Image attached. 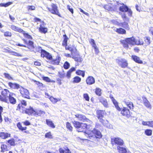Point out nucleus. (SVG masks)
Returning <instances> with one entry per match:
<instances>
[{
	"label": "nucleus",
	"mask_w": 153,
	"mask_h": 153,
	"mask_svg": "<svg viewBox=\"0 0 153 153\" xmlns=\"http://www.w3.org/2000/svg\"><path fill=\"white\" fill-rule=\"evenodd\" d=\"M12 93H10L9 90L4 89L2 91L1 93V100L6 102H9V98L10 96Z\"/></svg>",
	"instance_id": "obj_4"
},
{
	"label": "nucleus",
	"mask_w": 153,
	"mask_h": 153,
	"mask_svg": "<svg viewBox=\"0 0 153 153\" xmlns=\"http://www.w3.org/2000/svg\"><path fill=\"white\" fill-rule=\"evenodd\" d=\"M125 104L130 108V109H132L133 108V105L131 102L125 101Z\"/></svg>",
	"instance_id": "obj_29"
},
{
	"label": "nucleus",
	"mask_w": 153,
	"mask_h": 153,
	"mask_svg": "<svg viewBox=\"0 0 153 153\" xmlns=\"http://www.w3.org/2000/svg\"><path fill=\"white\" fill-rule=\"evenodd\" d=\"M45 114V112L44 111L39 110L36 111V115L39 116H43Z\"/></svg>",
	"instance_id": "obj_30"
},
{
	"label": "nucleus",
	"mask_w": 153,
	"mask_h": 153,
	"mask_svg": "<svg viewBox=\"0 0 153 153\" xmlns=\"http://www.w3.org/2000/svg\"><path fill=\"white\" fill-rule=\"evenodd\" d=\"M1 152H4L8 150L7 146L5 145H1Z\"/></svg>",
	"instance_id": "obj_31"
},
{
	"label": "nucleus",
	"mask_w": 153,
	"mask_h": 153,
	"mask_svg": "<svg viewBox=\"0 0 153 153\" xmlns=\"http://www.w3.org/2000/svg\"><path fill=\"white\" fill-rule=\"evenodd\" d=\"M34 82H36V84L37 85H38L40 87H42V86H43V84L42 83H40V82H39L36 81H35Z\"/></svg>",
	"instance_id": "obj_59"
},
{
	"label": "nucleus",
	"mask_w": 153,
	"mask_h": 153,
	"mask_svg": "<svg viewBox=\"0 0 153 153\" xmlns=\"http://www.w3.org/2000/svg\"><path fill=\"white\" fill-rule=\"evenodd\" d=\"M50 99L53 103H56L58 101L57 99H55L53 97H51L50 98Z\"/></svg>",
	"instance_id": "obj_54"
},
{
	"label": "nucleus",
	"mask_w": 153,
	"mask_h": 153,
	"mask_svg": "<svg viewBox=\"0 0 153 153\" xmlns=\"http://www.w3.org/2000/svg\"><path fill=\"white\" fill-rule=\"evenodd\" d=\"M76 73L77 75H81L83 77L85 76V72L83 71L78 70L76 71Z\"/></svg>",
	"instance_id": "obj_36"
},
{
	"label": "nucleus",
	"mask_w": 153,
	"mask_h": 153,
	"mask_svg": "<svg viewBox=\"0 0 153 153\" xmlns=\"http://www.w3.org/2000/svg\"><path fill=\"white\" fill-rule=\"evenodd\" d=\"M74 126L78 129L80 128L81 123L76 121H74L73 122Z\"/></svg>",
	"instance_id": "obj_34"
},
{
	"label": "nucleus",
	"mask_w": 153,
	"mask_h": 153,
	"mask_svg": "<svg viewBox=\"0 0 153 153\" xmlns=\"http://www.w3.org/2000/svg\"><path fill=\"white\" fill-rule=\"evenodd\" d=\"M132 59L136 62L142 64L143 62L140 59V58L135 55H132L131 56Z\"/></svg>",
	"instance_id": "obj_19"
},
{
	"label": "nucleus",
	"mask_w": 153,
	"mask_h": 153,
	"mask_svg": "<svg viewBox=\"0 0 153 153\" xmlns=\"http://www.w3.org/2000/svg\"><path fill=\"white\" fill-rule=\"evenodd\" d=\"M152 131L149 129H147L145 131V133L147 136H150L152 134Z\"/></svg>",
	"instance_id": "obj_41"
},
{
	"label": "nucleus",
	"mask_w": 153,
	"mask_h": 153,
	"mask_svg": "<svg viewBox=\"0 0 153 153\" xmlns=\"http://www.w3.org/2000/svg\"><path fill=\"white\" fill-rule=\"evenodd\" d=\"M59 152L60 153H71L70 151L68 149L64 151L62 149L60 148L59 149Z\"/></svg>",
	"instance_id": "obj_38"
},
{
	"label": "nucleus",
	"mask_w": 153,
	"mask_h": 153,
	"mask_svg": "<svg viewBox=\"0 0 153 153\" xmlns=\"http://www.w3.org/2000/svg\"><path fill=\"white\" fill-rule=\"evenodd\" d=\"M14 95L15 94L12 93L9 98V101L11 103L13 104H15L16 103V100L13 97Z\"/></svg>",
	"instance_id": "obj_20"
},
{
	"label": "nucleus",
	"mask_w": 153,
	"mask_h": 153,
	"mask_svg": "<svg viewBox=\"0 0 153 153\" xmlns=\"http://www.w3.org/2000/svg\"><path fill=\"white\" fill-rule=\"evenodd\" d=\"M45 137L47 138H52V135L50 132H48L46 133L45 134Z\"/></svg>",
	"instance_id": "obj_55"
},
{
	"label": "nucleus",
	"mask_w": 153,
	"mask_h": 153,
	"mask_svg": "<svg viewBox=\"0 0 153 153\" xmlns=\"http://www.w3.org/2000/svg\"><path fill=\"white\" fill-rule=\"evenodd\" d=\"M27 8L28 10H34L35 9V7L33 6H28Z\"/></svg>",
	"instance_id": "obj_61"
},
{
	"label": "nucleus",
	"mask_w": 153,
	"mask_h": 153,
	"mask_svg": "<svg viewBox=\"0 0 153 153\" xmlns=\"http://www.w3.org/2000/svg\"><path fill=\"white\" fill-rule=\"evenodd\" d=\"M16 110L20 111L22 113H25L28 114L36 115V111L31 107L28 109H26L25 108H24L22 107H21L20 105H19Z\"/></svg>",
	"instance_id": "obj_3"
},
{
	"label": "nucleus",
	"mask_w": 153,
	"mask_h": 153,
	"mask_svg": "<svg viewBox=\"0 0 153 153\" xmlns=\"http://www.w3.org/2000/svg\"><path fill=\"white\" fill-rule=\"evenodd\" d=\"M19 91L22 97L27 98L29 97V93L27 90L22 86L19 90Z\"/></svg>",
	"instance_id": "obj_9"
},
{
	"label": "nucleus",
	"mask_w": 153,
	"mask_h": 153,
	"mask_svg": "<svg viewBox=\"0 0 153 153\" xmlns=\"http://www.w3.org/2000/svg\"><path fill=\"white\" fill-rule=\"evenodd\" d=\"M64 38L63 45H67V42L68 41V38L66 35H64L63 36Z\"/></svg>",
	"instance_id": "obj_47"
},
{
	"label": "nucleus",
	"mask_w": 153,
	"mask_h": 153,
	"mask_svg": "<svg viewBox=\"0 0 153 153\" xmlns=\"http://www.w3.org/2000/svg\"><path fill=\"white\" fill-rule=\"evenodd\" d=\"M72 58L74 59L76 61L81 62L82 61V58L79 57H75L73 56Z\"/></svg>",
	"instance_id": "obj_42"
},
{
	"label": "nucleus",
	"mask_w": 153,
	"mask_h": 153,
	"mask_svg": "<svg viewBox=\"0 0 153 153\" xmlns=\"http://www.w3.org/2000/svg\"><path fill=\"white\" fill-rule=\"evenodd\" d=\"M101 90L99 88H97L96 89L95 92L96 94L98 96H100L101 94Z\"/></svg>",
	"instance_id": "obj_40"
},
{
	"label": "nucleus",
	"mask_w": 153,
	"mask_h": 153,
	"mask_svg": "<svg viewBox=\"0 0 153 153\" xmlns=\"http://www.w3.org/2000/svg\"><path fill=\"white\" fill-rule=\"evenodd\" d=\"M90 126V124L88 125L86 123H81L80 128L81 127H82V128H83V130L85 129V128L89 129L90 128L89 126Z\"/></svg>",
	"instance_id": "obj_33"
},
{
	"label": "nucleus",
	"mask_w": 153,
	"mask_h": 153,
	"mask_svg": "<svg viewBox=\"0 0 153 153\" xmlns=\"http://www.w3.org/2000/svg\"><path fill=\"white\" fill-rule=\"evenodd\" d=\"M70 64L67 62H65L64 64V67L65 69H68L70 67Z\"/></svg>",
	"instance_id": "obj_48"
},
{
	"label": "nucleus",
	"mask_w": 153,
	"mask_h": 153,
	"mask_svg": "<svg viewBox=\"0 0 153 153\" xmlns=\"http://www.w3.org/2000/svg\"><path fill=\"white\" fill-rule=\"evenodd\" d=\"M22 33H23L24 36L26 38L29 39H32V37L30 35H29L27 33H25L24 31H23V32H22Z\"/></svg>",
	"instance_id": "obj_44"
},
{
	"label": "nucleus",
	"mask_w": 153,
	"mask_h": 153,
	"mask_svg": "<svg viewBox=\"0 0 153 153\" xmlns=\"http://www.w3.org/2000/svg\"><path fill=\"white\" fill-rule=\"evenodd\" d=\"M67 8L73 14L74 13L73 9L69 5L67 6Z\"/></svg>",
	"instance_id": "obj_56"
},
{
	"label": "nucleus",
	"mask_w": 153,
	"mask_h": 153,
	"mask_svg": "<svg viewBox=\"0 0 153 153\" xmlns=\"http://www.w3.org/2000/svg\"><path fill=\"white\" fill-rule=\"evenodd\" d=\"M85 135L87 137V139H85L88 140V139H92L93 138H100L102 137V135L101 132L99 130L95 128L92 129L91 128L89 132H87L84 133Z\"/></svg>",
	"instance_id": "obj_2"
},
{
	"label": "nucleus",
	"mask_w": 153,
	"mask_h": 153,
	"mask_svg": "<svg viewBox=\"0 0 153 153\" xmlns=\"http://www.w3.org/2000/svg\"><path fill=\"white\" fill-rule=\"evenodd\" d=\"M10 28L13 30L15 31L18 32H19L22 33V32H23V30L19 28V27H17L14 25H11L10 26Z\"/></svg>",
	"instance_id": "obj_15"
},
{
	"label": "nucleus",
	"mask_w": 153,
	"mask_h": 153,
	"mask_svg": "<svg viewBox=\"0 0 153 153\" xmlns=\"http://www.w3.org/2000/svg\"><path fill=\"white\" fill-rule=\"evenodd\" d=\"M22 123L25 126H29L30 124V123L27 120L25 121V122H23Z\"/></svg>",
	"instance_id": "obj_58"
},
{
	"label": "nucleus",
	"mask_w": 153,
	"mask_h": 153,
	"mask_svg": "<svg viewBox=\"0 0 153 153\" xmlns=\"http://www.w3.org/2000/svg\"><path fill=\"white\" fill-rule=\"evenodd\" d=\"M142 124L143 126H149V121H143L142 122Z\"/></svg>",
	"instance_id": "obj_57"
},
{
	"label": "nucleus",
	"mask_w": 153,
	"mask_h": 153,
	"mask_svg": "<svg viewBox=\"0 0 153 153\" xmlns=\"http://www.w3.org/2000/svg\"><path fill=\"white\" fill-rule=\"evenodd\" d=\"M112 141H114L116 144L120 146H123L124 144L123 140L119 137H117L111 139Z\"/></svg>",
	"instance_id": "obj_11"
},
{
	"label": "nucleus",
	"mask_w": 153,
	"mask_h": 153,
	"mask_svg": "<svg viewBox=\"0 0 153 153\" xmlns=\"http://www.w3.org/2000/svg\"><path fill=\"white\" fill-rule=\"evenodd\" d=\"M100 102L105 107H108V105L106 100L102 97H100L99 98Z\"/></svg>",
	"instance_id": "obj_16"
},
{
	"label": "nucleus",
	"mask_w": 153,
	"mask_h": 153,
	"mask_svg": "<svg viewBox=\"0 0 153 153\" xmlns=\"http://www.w3.org/2000/svg\"><path fill=\"white\" fill-rule=\"evenodd\" d=\"M86 82L87 84L91 85L95 83L94 78L92 76H89L86 79Z\"/></svg>",
	"instance_id": "obj_14"
},
{
	"label": "nucleus",
	"mask_w": 153,
	"mask_h": 153,
	"mask_svg": "<svg viewBox=\"0 0 153 153\" xmlns=\"http://www.w3.org/2000/svg\"><path fill=\"white\" fill-rule=\"evenodd\" d=\"M121 114L124 116L128 117H130V113L129 110L127 108L123 107L121 111Z\"/></svg>",
	"instance_id": "obj_12"
},
{
	"label": "nucleus",
	"mask_w": 153,
	"mask_h": 153,
	"mask_svg": "<svg viewBox=\"0 0 153 153\" xmlns=\"http://www.w3.org/2000/svg\"><path fill=\"white\" fill-rule=\"evenodd\" d=\"M143 100L145 105L148 108L151 109V105L148 100L145 97H143Z\"/></svg>",
	"instance_id": "obj_17"
},
{
	"label": "nucleus",
	"mask_w": 153,
	"mask_h": 153,
	"mask_svg": "<svg viewBox=\"0 0 153 153\" xmlns=\"http://www.w3.org/2000/svg\"><path fill=\"white\" fill-rule=\"evenodd\" d=\"M10 134L7 133L2 132L0 133V137L2 139H5L10 137Z\"/></svg>",
	"instance_id": "obj_21"
},
{
	"label": "nucleus",
	"mask_w": 153,
	"mask_h": 153,
	"mask_svg": "<svg viewBox=\"0 0 153 153\" xmlns=\"http://www.w3.org/2000/svg\"><path fill=\"white\" fill-rule=\"evenodd\" d=\"M102 111H98L97 113V117L100 120V122L102 124L105 126H107V124L108 123V122L107 120H105L102 119L103 116L102 114Z\"/></svg>",
	"instance_id": "obj_8"
},
{
	"label": "nucleus",
	"mask_w": 153,
	"mask_h": 153,
	"mask_svg": "<svg viewBox=\"0 0 153 153\" xmlns=\"http://www.w3.org/2000/svg\"><path fill=\"white\" fill-rule=\"evenodd\" d=\"M84 98L87 101H89V98L88 94H83Z\"/></svg>",
	"instance_id": "obj_53"
},
{
	"label": "nucleus",
	"mask_w": 153,
	"mask_h": 153,
	"mask_svg": "<svg viewBox=\"0 0 153 153\" xmlns=\"http://www.w3.org/2000/svg\"><path fill=\"white\" fill-rule=\"evenodd\" d=\"M73 83H78L81 81V78L78 76H76L73 79Z\"/></svg>",
	"instance_id": "obj_28"
},
{
	"label": "nucleus",
	"mask_w": 153,
	"mask_h": 153,
	"mask_svg": "<svg viewBox=\"0 0 153 153\" xmlns=\"http://www.w3.org/2000/svg\"><path fill=\"white\" fill-rule=\"evenodd\" d=\"M121 42L123 47L127 48H128V44L134 45H143V42L142 39H139L137 40L135 39L133 37L126 38L125 40H122Z\"/></svg>",
	"instance_id": "obj_1"
},
{
	"label": "nucleus",
	"mask_w": 153,
	"mask_h": 153,
	"mask_svg": "<svg viewBox=\"0 0 153 153\" xmlns=\"http://www.w3.org/2000/svg\"><path fill=\"white\" fill-rule=\"evenodd\" d=\"M8 142L11 146H14L15 145L14 140L13 139H11L8 140Z\"/></svg>",
	"instance_id": "obj_49"
},
{
	"label": "nucleus",
	"mask_w": 153,
	"mask_h": 153,
	"mask_svg": "<svg viewBox=\"0 0 153 153\" xmlns=\"http://www.w3.org/2000/svg\"><path fill=\"white\" fill-rule=\"evenodd\" d=\"M39 51H41V56L42 57H45L48 59L52 60V57L51 55L49 53L45 51L42 49L41 47L39 48Z\"/></svg>",
	"instance_id": "obj_6"
},
{
	"label": "nucleus",
	"mask_w": 153,
	"mask_h": 153,
	"mask_svg": "<svg viewBox=\"0 0 153 153\" xmlns=\"http://www.w3.org/2000/svg\"><path fill=\"white\" fill-rule=\"evenodd\" d=\"M4 35L6 37H11L12 36L11 33L9 31H6L4 32Z\"/></svg>",
	"instance_id": "obj_51"
},
{
	"label": "nucleus",
	"mask_w": 153,
	"mask_h": 153,
	"mask_svg": "<svg viewBox=\"0 0 153 153\" xmlns=\"http://www.w3.org/2000/svg\"><path fill=\"white\" fill-rule=\"evenodd\" d=\"M4 75L5 77V78H6L7 79H12V77L10 76V75L9 74H7V73H4Z\"/></svg>",
	"instance_id": "obj_52"
},
{
	"label": "nucleus",
	"mask_w": 153,
	"mask_h": 153,
	"mask_svg": "<svg viewBox=\"0 0 153 153\" xmlns=\"http://www.w3.org/2000/svg\"><path fill=\"white\" fill-rule=\"evenodd\" d=\"M149 31L153 36V27H151L149 28Z\"/></svg>",
	"instance_id": "obj_63"
},
{
	"label": "nucleus",
	"mask_w": 153,
	"mask_h": 153,
	"mask_svg": "<svg viewBox=\"0 0 153 153\" xmlns=\"http://www.w3.org/2000/svg\"><path fill=\"white\" fill-rule=\"evenodd\" d=\"M104 8L105 9L108 11L110 10L111 9V7L110 5L108 4L105 5L104 6Z\"/></svg>",
	"instance_id": "obj_50"
},
{
	"label": "nucleus",
	"mask_w": 153,
	"mask_h": 153,
	"mask_svg": "<svg viewBox=\"0 0 153 153\" xmlns=\"http://www.w3.org/2000/svg\"><path fill=\"white\" fill-rule=\"evenodd\" d=\"M121 24L122 26L123 27L125 28L126 29L128 30L129 29V26L127 22H124L123 23H122Z\"/></svg>",
	"instance_id": "obj_39"
},
{
	"label": "nucleus",
	"mask_w": 153,
	"mask_h": 153,
	"mask_svg": "<svg viewBox=\"0 0 153 153\" xmlns=\"http://www.w3.org/2000/svg\"><path fill=\"white\" fill-rule=\"evenodd\" d=\"M112 101L117 110L119 111H120L121 108L119 107L118 103L113 97H112Z\"/></svg>",
	"instance_id": "obj_26"
},
{
	"label": "nucleus",
	"mask_w": 153,
	"mask_h": 153,
	"mask_svg": "<svg viewBox=\"0 0 153 153\" xmlns=\"http://www.w3.org/2000/svg\"><path fill=\"white\" fill-rule=\"evenodd\" d=\"M117 149L118 152L120 153H126V149L124 147L118 146Z\"/></svg>",
	"instance_id": "obj_24"
},
{
	"label": "nucleus",
	"mask_w": 153,
	"mask_h": 153,
	"mask_svg": "<svg viewBox=\"0 0 153 153\" xmlns=\"http://www.w3.org/2000/svg\"><path fill=\"white\" fill-rule=\"evenodd\" d=\"M46 122L47 125L49 126L52 128H55V126H54L53 123L50 119H46Z\"/></svg>",
	"instance_id": "obj_23"
},
{
	"label": "nucleus",
	"mask_w": 153,
	"mask_h": 153,
	"mask_svg": "<svg viewBox=\"0 0 153 153\" xmlns=\"http://www.w3.org/2000/svg\"><path fill=\"white\" fill-rule=\"evenodd\" d=\"M122 5L123 6L120 7V10L123 12H128V15L131 16L132 14V11L131 10L123 4H122Z\"/></svg>",
	"instance_id": "obj_7"
},
{
	"label": "nucleus",
	"mask_w": 153,
	"mask_h": 153,
	"mask_svg": "<svg viewBox=\"0 0 153 153\" xmlns=\"http://www.w3.org/2000/svg\"><path fill=\"white\" fill-rule=\"evenodd\" d=\"M17 126L20 130L22 131L25 130L27 129V127H23L20 123H19L17 124Z\"/></svg>",
	"instance_id": "obj_35"
},
{
	"label": "nucleus",
	"mask_w": 153,
	"mask_h": 153,
	"mask_svg": "<svg viewBox=\"0 0 153 153\" xmlns=\"http://www.w3.org/2000/svg\"><path fill=\"white\" fill-rule=\"evenodd\" d=\"M76 117L79 120L84 121L85 120H88V119H86V117L84 115L79 114H77L75 115Z\"/></svg>",
	"instance_id": "obj_18"
},
{
	"label": "nucleus",
	"mask_w": 153,
	"mask_h": 153,
	"mask_svg": "<svg viewBox=\"0 0 153 153\" xmlns=\"http://www.w3.org/2000/svg\"><path fill=\"white\" fill-rule=\"evenodd\" d=\"M14 56H22V55L20 54H19L18 53L16 52H13V54Z\"/></svg>",
	"instance_id": "obj_62"
},
{
	"label": "nucleus",
	"mask_w": 153,
	"mask_h": 153,
	"mask_svg": "<svg viewBox=\"0 0 153 153\" xmlns=\"http://www.w3.org/2000/svg\"><path fill=\"white\" fill-rule=\"evenodd\" d=\"M12 3L10 2H9L6 3H1L0 4V6L6 7L11 4Z\"/></svg>",
	"instance_id": "obj_45"
},
{
	"label": "nucleus",
	"mask_w": 153,
	"mask_h": 153,
	"mask_svg": "<svg viewBox=\"0 0 153 153\" xmlns=\"http://www.w3.org/2000/svg\"><path fill=\"white\" fill-rule=\"evenodd\" d=\"M115 31L119 34H125L126 33V31L124 29L122 28H120L119 29L117 28Z\"/></svg>",
	"instance_id": "obj_25"
},
{
	"label": "nucleus",
	"mask_w": 153,
	"mask_h": 153,
	"mask_svg": "<svg viewBox=\"0 0 153 153\" xmlns=\"http://www.w3.org/2000/svg\"><path fill=\"white\" fill-rule=\"evenodd\" d=\"M9 86L11 88L14 89H20L21 86L19 84L9 82L8 83Z\"/></svg>",
	"instance_id": "obj_13"
},
{
	"label": "nucleus",
	"mask_w": 153,
	"mask_h": 153,
	"mask_svg": "<svg viewBox=\"0 0 153 153\" xmlns=\"http://www.w3.org/2000/svg\"><path fill=\"white\" fill-rule=\"evenodd\" d=\"M40 32L45 33L48 31V29L46 27H44L42 25H40L39 29Z\"/></svg>",
	"instance_id": "obj_22"
},
{
	"label": "nucleus",
	"mask_w": 153,
	"mask_h": 153,
	"mask_svg": "<svg viewBox=\"0 0 153 153\" xmlns=\"http://www.w3.org/2000/svg\"><path fill=\"white\" fill-rule=\"evenodd\" d=\"M66 127L70 131H72L73 128L72 127L71 124L68 122H67L66 123Z\"/></svg>",
	"instance_id": "obj_46"
},
{
	"label": "nucleus",
	"mask_w": 153,
	"mask_h": 153,
	"mask_svg": "<svg viewBox=\"0 0 153 153\" xmlns=\"http://www.w3.org/2000/svg\"><path fill=\"white\" fill-rule=\"evenodd\" d=\"M43 80L48 82H55L53 80H51L48 77L44 76L43 77Z\"/></svg>",
	"instance_id": "obj_43"
},
{
	"label": "nucleus",
	"mask_w": 153,
	"mask_h": 153,
	"mask_svg": "<svg viewBox=\"0 0 153 153\" xmlns=\"http://www.w3.org/2000/svg\"><path fill=\"white\" fill-rule=\"evenodd\" d=\"M117 62L122 68H125L127 67L128 63L127 60L124 59L120 58L116 60Z\"/></svg>",
	"instance_id": "obj_5"
},
{
	"label": "nucleus",
	"mask_w": 153,
	"mask_h": 153,
	"mask_svg": "<svg viewBox=\"0 0 153 153\" xmlns=\"http://www.w3.org/2000/svg\"><path fill=\"white\" fill-rule=\"evenodd\" d=\"M65 76V73L64 71L59 72H58V76L60 78H63Z\"/></svg>",
	"instance_id": "obj_37"
},
{
	"label": "nucleus",
	"mask_w": 153,
	"mask_h": 153,
	"mask_svg": "<svg viewBox=\"0 0 153 153\" xmlns=\"http://www.w3.org/2000/svg\"><path fill=\"white\" fill-rule=\"evenodd\" d=\"M60 61V58L59 57H57L56 59L52 61V63L54 65H58L59 64Z\"/></svg>",
	"instance_id": "obj_32"
},
{
	"label": "nucleus",
	"mask_w": 153,
	"mask_h": 153,
	"mask_svg": "<svg viewBox=\"0 0 153 153\" xmlns=\"http://www.w3.org/2000/svg\"><path fill=\"white\" fill-rule=\"evenodd\" d=\"M27 45H29L30 46V48L28 47V48L31 51H33L34 48V46L33 45V42L32 41H29L28 42Z\"/></svg>",
	"instance_id": "obj_27"
},
{
	"label": "nucleus",
	"mask_w": 153,
	"mask_h": 153,
	"mask_svg": "<svg viewBox=\"0 0 153 153\" xmlns=\"http://www.w3.org/2000/svg\"><path fill=\"white\" fill-rule=\"evenodd\" d=\"M149 126L153 128V121H149Z\"/></svg>",
	"instance_id": "obj_64"
},
{
	"label": "nucleus",
	"mask_w": 153,
	"mask_h": 153,
	"mask_svg": "<svg viewBox=\"0 0 153 153\" xmlns=\"http://www.w3.org/2000/svg\"><path fill=\"white\" fill-rule=\"evenodd\" d=\"M51 8H48L49 10L52 13L58 14L59 13L57 9V6L54 4H52L51 5Z\"/></svg>",
	"instance_id": "obj_10"
},
{
	"label": "nucleus",
	"mask_w": 153,
	"mask_h": 153,
	"mask_svg": "<svg viewBox=\"0 0 153 153\" xmlns=\"http://www.w3.org/2000/svg\"><path fill=\"white\" fill-rule=\"evenodd\" d=\"M145 42L147 45H149L150 44V40L148 37H146L145 39Z\"/></svg>",
	"instance_id": "obj_60"
}]
</instances>
